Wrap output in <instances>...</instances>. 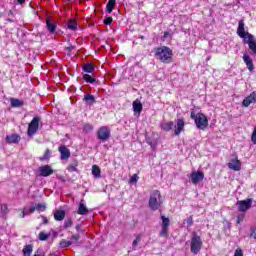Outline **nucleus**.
Wrapping results in <instances>:
<instances>
[{
	"mask_svg": "<svg viewBox=\"0 0 256 256\" xmlns=\"http://www.w3.org/2000/svg\"><path fill=\"white\" fill-rule=\"evenodd\" d=\"M237 35L244 39V43H247L250 51H252L256 55V42H255V36L253 34L245 31V21L240 20L238 23L237 28Z\"/></svg>",
	"mask_w": 256,
	"mask_h": 256,
	"instance_id": "nucleus-1",
	"label": "nucleus"
},
{
	"mask_svg": "<svg viewBox=\"0 0 256 256\" xmlns=\"http://www.w3.org/2000/svg\"><path fill=\"white\" fill-rule=\"evenodd\" d=\"M155 57H158L161 63L169 64L173 61V50L167 46L157 47L155 49Z\"/></svg>",
	"mask_w": 256,
	"mask_h": 256,
	"instance_id": "nucleus-2",
	"label": "nucleus"
},
{
	"mask_svg": "<svg viewBox=\"0 0 256 256\" xmlns=\"http://www.w3.org/2000/svg\"><path fill=\"white\" fill-rule=\"evenodd\" d=\"M190 118L193 119L197 129H200L201 131H205V129L209 127V119H207V116L203 113L195 114V111H192L190 113Z\"/></svg>",
	"mask_w": 256,
	"mask_h": 256,
	"instance_id": "nucleus-3",
	"label": "nucleus"
},
{
	"mask_svg": "<svg viewBox=\"0 0 256 256\" xmlns=\"http://www.w3.org/2000/svg\"><path fill=\"white\" fill-rule=\"evenodd\" d=\"M203 249V240H201V236L197 234V232L192 233V238L190 241V251L194 255L199 254V252Z\"/></svg>",
	"mask_w": 256,
	"mask_h": 256,
	"instance_id": "nucleus-4",
	"label": "nucleus"
},
{
	"mask_svg": "<svg viewBox=\"0 0 256 256\" xmlns=\"http://www.w3.org/2000/svg\"><path fill=\"white\" fill-rule=\"evenodd\" d=\"M148 205L152 211H157L161 205H163V200L161 199V192L155 190L151 195Z\"/></svg>",
	"mask_w": 256,
	"mask_h": 256,
	"instance_id": "nucleus-5",
	"label": "nucleus"
},
{
	"mask_svg": "<svg viewBox=\"0 0 256 256\" xmlns=\"http://www.w3.org/2000/svg\"><path fill=\"white\" fill-rule=\"evenodd\" d=\"M39 121L41 118L35 116L28 125L27 135L28 137H33L37 131H39Z\"/></svg>",
	"mask_w": 256,
	"mask_h": 256,
	"instance_id": "nucleus-6",
	"label": "nucleus"
},
{
	"mask_svg": "<svg viewBox=\"0 0 256 256\" xmlns=\"http://www.w3.org/2000/svg\"><path fill=\"white\" fill-rule=\"evenodd\" d=\"M162 219V229L159 233V237H164L165 239L169 238V225H171V220L165 217V215H161Z\"/></svg>",
	"mask_w": 256,
	"mask_h": 256,
	"instance_id": "nucleus-7",
	"label": "nucleus"
},
{
	"mask_svg": "<svg viewBox=\"0 0 256 256\" xmlns=\"http://www.w3.org/2000/svg\"><path fill=\"white\" fill-rule=\"evenodd\" d=\"M97 137L100 141H109L111 130L107 126H101L97 131Z\"/></svg>",
	"mask_w": 256,
	"mask_h": 256,
	"instance_id": "nucleus-8",
	"label": "nucleus"
},
{
	"mask_svg": "<svg viewBox=\"0 0 256 256\" xmlns=\"http://www.w3.org/2000/svg\"><path fill=\"white\" fill-rule=\"evenodd\" d=\"M203 179H205V173L203 171H193L190 174V181L193 183V185L201 183Z\"/></svg>",
	"mask_w": 256,
	"mask_h": 256,
	"instance_id": "nucleus-9",
	"label": "nucleus"
},
{
	"mask_svg": "<svg viewBox=\"0 0 256 256\" xmlns=\"http://www.w3.org/2000/svg\"><path fill=\"white\" fill-rule=\"evenodd\" d=\"M238 205V211L245 213V211L251 209V205H253V199L247 198L246 200L238 201Z\"/></svg>",
	"mask_w": 256,
	"mask_h": 256,
	"instance_id": "nucleus-10",
	"label": "nucleus"
},
{
	"mask_svg": "<svg viewBox=\"0 0 256 256\" xmlns=\"http://www.w3.org/2000/svg\"><path fill=\"white\" fill-rule=\"evenodd\" d=\"M53 173V168H51L50 165H44L39 167L40 177H50V175H53Z\"/></svg>",
	"mask_w": 256,
	"mask_h": 256,
	"instance_id": "nucleus-11",
	"label": "nucleus"
},
{
	"mask_svg": "<svg viewBox=\"0 0 256 256\" xmlns=\"http://www.w3.org/2000/svg\"><path fill=\"white\" fill-rule=\"evenodd\" d=\"M251 103H256V91L250 93L249 96L244 98L242 101V107H249Z\"/></svg>",
	"mask_w": 256,
	"mask_h": 256,
	"instance_id": "nucleus-12",
	"label": "nucleus"
},
{
	"mask_svg": "<svg viewBox=\"0 0 256 256\" xmlns=\"http://www.w3.org/2000/svg\"><path fill=\"white\" fill-rule=\"evenodd\" d=\"M176 127L177 129L174 130V135L179 136L181 133H183V130L185 129V119L179 118L176 121Z\"/></svg>",
	"mask_w": 256,
	"mask_h": 256,
	"instance_id": "nucleus-13",
	"label": "nucleus"
},
{
	"mask_svg": "<svg viewBox=\"0 0 256 256\" xmlns=\"http://www.w3.org/2000/svg\"><path fill=\"white\" fill-rule=\"evenodd\" d=\"M228 168H230L232 171H239L241 169V161L239 158H232L228 163Z\"/></svg>",
	"mask_w": 256,
	"mask_h": 256,
	"instance_id": "nucleus-14",
	"label": "nucleus"
},
{
	"mask_svg": "<svg viewBox=\"0 0 256 256\" xmlns=\"http://www.w3.org/2000/svg\"><path fill=\"white\" fill-rule=\"evenodd\" d=\"M243 61L246 64L248 71H250V73H253V71H255V64H253V59H251L249 55L244 54Z\"/></svg>",
	"mask_w": 256,
	"mask_h": 256,
	"instance_id": "nucleus-15",
	"label": "nucleus"
},
{
	"mask_svg": "<svg viewBox=\"0 0 256 256\" xmlns=\"http://www.w3.org/2000/svg\"><path fill=\"white\" fill-rule=\"evenodd\" d=\"M19 141H21V136L19 134H11L6 136V143H8V145L13 143L17 144Z\"/></svg>",
	"mask_w": 256,
	"mask_h": 256,
	"instance_id": "nucleus-16",
	"label": "nucleus"
},
{
	"mask_svg": "<svg viewBox=\"0 0 256 256\" xmlns=\"http://www.w3.org/2000/svg\"><path fill=\"white\" fill-rule=\"evenodd\" d=\"M59 153L61 154V159H69L71 157V151L67 148V146H60L58 148Z\"/></svg>",
	"mask_w": 256,
	"mask_h": 256,
	"instance_id": "nucleus-17",
	"label": "nucleus"
},
{
	"mask_svg": "<svg viewBox=\"0 0 256 256\" xmlns=\"http://www.w3.org/2000/svg\"><path fill=\"white\" fill-rule=\"evenodd\" d=\"M89 213V208L85 206V200H81L78 206L77 214L78 215H87Z\"/></svg>",
	"mask_w": 256,
	"mask_h": 256,
	"instance_id": "nucleus-18",
	"label": "nucleus"
},
{
	"mask_svg": "<svg viewBox=\"0 0 256 256\" xmlns=\"http://www.w3.org/2000/svg\"><path fill=\"white\" fill-rule=\"evenodd\" d=\"M173 127H175V123L173 121L160 123V128L162 129V131H165L166 133L171 131Z\"/></svg>",
	"mask_w": 256,
	"mask_h": 256,
	"instance_id": "nucleus-19",
	"label": "nucleus"
},
{
	"mask_svg": "<svg viewBox=\"0 0 256 256\" xmlns=\"http://www.w3.org/2000/svg\"><path fill=\"white\" fill-rule=\"evenodd\" d=\"M10 105L13 108H19L23 107V105H25V102L17 98H10Z\"/></svg>",
	"mask_w": 256,
	"mask_h": 256,
	"instance_id": "nucleus-20",
	"label": "nucleus"
},
{
	"mask_svg": "<svg viewBox=\"0 0 256 256\" xmlns=\"http://www.w3.org/2000/svg\"><path fill=\"white\" fill-rule=\"evenodd\" d=\"M132 107L134 109V113H141L143 111V104L139 100H135L132 103Z\"/></svg>",
	"mask_w": 256,
	"mask_h": 256,
	"instance_id": "nucleus-21",
	"label": "nucleus"
},
{
	"mask_svg": "<svg viewBox=\"0 0 256 256\" xmlns=\"http://www.w3.org/2000/svg\"><path fill=\"white\" fill-rule=\"evenodd\" d=\"M46 27L50 33H55L57 29V25L50 20V18L46 19Z\"/></svg>",
	"mask_w": 256,
	"mask_h": 256,
	"instance_id": "nucleus-22",
	"label": "nucleus"
},
{
	"mask_svg": "<svg viewBox=\"0 0 256 256\" xmlns=\"http://www.w3.org/2000/svg\"><path fill=\"white\" fill-rule=\"evenodd\" d=\"M83 101L86 102V105H95L96 103L95 96L91 94H86Z\"/></svg>",
	"mask_w": 256,
	"mask_h": 256,
	"instance_id": "nucleus-23",
	"label": "nucleus"
},
{
	"mask_svg": "<svg viewBox=\"0 0 256 256\" xmlns=\"http://www.w3.org/2000/svg\"><path fill=\"white\" fill-rule=\"evenodd\" d=\"M77 167H79V161L77 159H73L68 166L69 173H75V171H77Z\"/></svg>",
	"mask_w": 256,
	"mask_h": 256,
	"instance_id": "nucleus-24",
	"label": "nucleus"
},
{
	"mask_svg": "<svg viewBox=\"0 0 256 256\" xmlns=\"http://www.w3.org/2000/svg\"><path fill=\"white\" fill-rule=\"evenodd\" d=\"M117 4V0H108L106 5V13H113V9H115V5Z\"/></svg>",
	"mask_w": 256,
	"mask_h": 256,
	"instance_id": "nucleus-25",
	"label": "nucleus"
},
{
	"mask_svg": "<svg viewBox=\"0 0 256 256\" xmlns=\"http://www.w3.org/2000/svg\"><path fill=\"white\" fill-rule=\"evenodd\" d=\"M117 4V0H108L106 5V13H113V9H115V5Z\"/></svg>",
	"mask_w": 256,
	"mask_h": 256,
	"instance_id": "nucleus-26",
	"label": "nucleus"
},
{
	"mask_svg": "<svg viewBox=\"0 0 256 256\" xmlns=\"http://www.w3.org/2000/svg\"><path fill=\"white\" fill-rule=\"evenodd\" d=\"M84 73H93L95 71V64L93 63H86L82 67Z\"/></svg>",
	"mask_w": 256,
	"mask_h": 256,
	"instance_id": "nucleus-27",
	"label": "nucleus"
},
{
	"mask_svg": "<svg viewBox=\"0 0 256 256\" xmlns=\"http://www.w3.org/2000/svg\"><path fill=\"white\" fill-rule=\"evenodd\" d=\"M54 219L55 221H63L65 219V210H57L54 213Z\"/></svg>",
	"mask_w": 256,
	"mask_h": 256,
	"instance_id": "nucleus-28",
	"label": "nucleus"
},
{
	"mask_svg": "<svg viewBox=\"0 0 256 256\" xmlns=\"http://www.w3.org/2000/svg\"><path fill=\"white\" fill-rule=\"evenodd\" d=\"M82 79L85 81V83H90L91 85L97 83V79L89 74H83Z\"/></svg>",
	"mask_w": 256,
	"mask_h": 256,
	"instance_id": "nucleus-29",
	"label": "nucleus"
},
{
	"mask_svg": "<svg viewBox=\"0 0 256 256\" xmlns=\"http://www.w3.org/2000/svg\"><path fill=\"white\" fill-rule=\"evenodd\" d=\"M92 175L96 178L99 179L101 178V168L97 165L92 166Z\"/></svg>",
	"mask_w": 256,
	"mask_h": 256,
	"instance_id": "nucleus-30",
	"label": "nucleus"
},
{
	"mask_svg": "<svg viewBox=\"0 0 256 256\" xmlns=\"http://www.w3.org/2000/svg\"><path fill=\"white\" fill-rule=\"evenodd\" d=\"M22 253L24 254V256H31V254L33 253V245L28 244L24 246Z\"/></svg>",
	"mask_w": 256,
	"mask_h": 256,
	"instance_id": "nucleus-31",
	"label": "nucleus"
},
{
	"mask_svg": "<svg viewBox=\"0 0 256 256\" xmlns=\"http://www.w3.org/2000/svg\"><path fill=\"white\" fill-rule=\"evenodd\" d=\"M71 245H73V242L72 241H67L66 239H62L59 242L60 249H67V247H71Z\"/></svg>",
	"mask_w": 256,
	"mask_h": 256,
	"instance_id": "nucleus-32",
	"label": "nucleus"
},
{
	"mask_svg": "<svg viewBox=\"0 0 256 256\" xmlns=\"http://www.w3.org/2000/svg\"><path fill=\"white\" fill-rule=\"evenodd\" d=\"M38 159L39 161H49V159H51V150L47 148L44 152V155L42 157H39Z\"/></svg>",
	"mask_w": 256,
	"mask_h": 256,
	"instance_id": "nucleus-33",
	"label": "nucleus"
},
{
	"mask_svg": "<svg viewBox=\"0 0 256 256\" xmlns=\"http://www.w3.org/2000/svg\"><path fill=\"white\" fill-rule=\"evenodd\" d=\"M68 29H70L71 31H77V20L72 19L70 21H68Z\"/></svg>",
	"mask_w": 256,
	"mask_h": 256,
	"instance_id": "nucleus-34",
	"label": "nucleus"
},
{
	"mask_svg": "<svg viewBox=\"0 0 256 256\" xmlns=\"http://www.w3.org/2000/svg\"><path fill=\"white\" fill-rule=\"evenodd\" d=\"M141 239H143V235L139 234L135 240L132 242V247L135 250L137 248V246L139 245V243H141Z\"/></svg>",
	"mask_w": 256,
	"mask_h": 256,
	"instance_id": "nucleus-35",
	"label": "nucleus"
},
{
	"mask_svg": "<svg viewBox=\"0 0 256 256\" xmlns=\"http://www.w3.org/2000/svg\"><path fill=\"white\" fill-rule=\"evenodd\" d=\"M75 49H77V47L73 44H69L68 47L64 48V51H66L68 57H71V51H75Z\"/></svg>",
	"mask_w": 256,
	"mask_h": 256,
	"instance_id": "nucleus-36",
	"label": "nucleus"
},
{
	"mask_svg": "<svg viewBox=\"0 0 256 256\" xmlns=\"http://www.w3.org/2000/svg\"><path fill=\"white\" fill-rule=\"evenodd\" d=\"M49 237H50V234H45V232H40L38 239L40 241H47L49 239Z\"/></svg>",
	"mask_w": 256,
	"mask_h": 256,
	"instance_id": "nucleus-37",
	"label": "nucleus"
},
{
	"mask_svg": "<svg viewBox=\"0 0 256 256\" xmlns=\"http://www.w3.org/2000/svg\"><path fill=\"white\" fill-rule=\"evenodd\" d=\"M145 141L147 145L151 146L152 149H155V147H157V144H153V140H151V137L146 136Z\"/></svg>",
	"mask_w": 256,
	"mask_h": 256,
	"instance_id": "nucleus-38",
	"label": "nucleus"
},
{
	"mask_svg": "<svg viewBox=\"0 0 256 256\" xmlns=\"http://www.w3.org/2000/svg\"><path fill=\"white\" fill-rule=\"evenodd\" d=\"M0 211L3 213V215H7V213H9V207L7 204H1Z\"/></svg>",
	"mask_w": 256,
	"mask_h": 256,
	"instance_id": "nucleus-39",
	"label": "nucleus"
},
{
	"mask_svg": "<svg viewBox=\"0 0 256 256\" xmlns=\"http://www.w3.org/2000/svg\"><path fill=\"white\" fill-rule=\"evenodd\" d=\"M47 209V206H45V203H38L36 205V211L43 212Z\"/></svg>",
	"mask_w": 256,
	"mask_h": 256,
	"instance_id": "nucleus-40",
	"label": "nucleus"
},
{
	"mask_svg": "<svg viewBox=\"0 0 256 256\" xmlns=\"http://www.w3.org/2000/svg\"><path fill=\"white\" fill-rule=\"evenodd\" d=\"M73 226V219L68 218L67 220H65L64 222V229H69V227Z\"/></svg>",
	"mask_w": 256,
	"mask_h": 256,
	"instance_id": "nucleus-41",
	"label": "nucleus"
},
{
	"mask_svg": "<svg viewBox=\"0 0 256 256\" xmlns=\"http://www.w3.org/2000/svg\"><path fill=\"white\" fill-rule=\"evenodd\" d=\"M92 129H93V125H91V124H84V128H83L84 133H91Z\"/></svg>",
	"mask_w": 256,
	"mask_h": 256,
	"instance_id": "nucleus-42",
	"label": "nucleus"
},
{
	"mask_svg": "<svg viewBox=\"0 0 256 256\" xmlns=\"http://www.w3.org/2000/svg\"><path fill=\"white\" fill-rule=\"evenodd\" d=\"M104 25H111L113 23V17L108 16L103 20Z\"/></svg>",
	"mask_w": 256,
	"mask_h": 256,
	"instance_id": "nucleus-43",
	"label": "nucleus"
},
{
	"mask_svg": "<svg viewBox=\"0 0 256 256\" xmlns=\"http://www.w3.org/2000/svg\"><path fill=\"white\" fill-rule=\"evenodd\" d=\"M251 141L254 145H256V126L254 127V130L252 132Z\"/></svg>",
	"mask_w": 256,
	"mask_h": 256,
	"instance_id": "nucleus-44",
	"label": "nucleus"
},
{
	"mask_svg": "<svg viewBox=\"0 0 256 256\" xmlns=\"http://www.w3.org/2000/svg\"><path fill=\"white\" fill-rule=\"evenodd\" d=\"M243 219H245V215L239 214L236 219V225H239V223H241L243 221Z\"/></svg>",
	"mask_w": 256,
	"mask_h": 256,
	"instance_id": "nucleus-45",
	"label": "nucleus"
},
{
	"mask_svg": "<svg viewBox=\"0 0 256 256\" xmlns=\"http://www.w3.org/2000/svg\"><path fill=\"white\" fill-rule=\"evenodd\" d=\"M139 181V176L137 174H134L130 178V183H137Z\"/></svg>",
	"mask_w": 256,
	"mask_h": 256,
	"instance_id": "nucleus-46",
	"label": "nucleus"
},
{
	"mask_svg": "<svg viewBox=\"0 0 256 256\" xmlns=\"http://www.w3.org/2000/svg\"><path fill=\"white\" fill-rule=\"evenodd\" d=\"M234 256H243V250L241 248H237L235 250Z\"/></svg>",
	"mask_w": 256,
	"mask_h": 256,
	"instance_id": "nucleus-47",
	"label": "nucleus"
},
{
	"mask_svg": "<svg viewBox=\"0 0 256 256\" xmlns=\"http://www.w3.org/2000/svg\"><path fill=\"white\" fill-rule=\"evenodd\" d=\"M71 239H72V241H75L77 243V241H79V239H81V235H79V234L72 235Z\"/></svg>",
	"mask_w": 256,
	"mask_h": 256,
	"instance_id": "nucleus-48",
	"label": "nucleus"
},
{
	"mask_svg": "<svg viewBox=\"0 0 256 256\" xmlns=\"http://www.w3.org/2000/svg\"><path fill=\"white\" fill-rule=\"evenodd\" d=\"M186 223L188 225V227H191V225H193V216H190L187 220Z\"/></svg>",
	"mask_w": 256,
	"mask_h": 256,
	"instance_id": "nucleus-49",
	"label": "nucleus"
},
{
	"mask_svg": "<svg viewBox=\"0 0 256 256\" xmlns=\"http://www.w3.org/2000/svg\"><path fill=\"white\" fill-rule=\"evenodd\" d=\"M35 211H37L36 206H32V207L29 208V213H30V214L35 213Z\"/></svg>",
	"mask_w": 256,
	"mask_h": 256,
	"instance_id": "nucleus-50",
	"label": "nucleus"
},
{
	"mask_svg": "<svg viewBox=\"0 0 256 256\" xmlns=\"http://www.w3.org/2000/svg\"><path fill=\"white\" fill-rule=\"evenodd\" d=\"M42 221L44 225H47L49 223V220L45 216L42 217Z\"/></svg>",
	"mask_w": 256,
	"mask_h": 256,
	"instance_id": "nucleus-51",
	"label": "nucleus"
},
{
	"mask_svg": "<svg viewBox=\"0 0 256 256\" xmlns=\"http://www.w3.org/2000/svg\"><path fill=\"white\" fill-rule=\"evenodd\" d=\"M26 215H27V213H25V210H22L21 218L25 219Z\"/></svg>",
	"mask_w": 256,
	"mask_h": 256,
	"instance_id": "nucleus-52",
	"label": "nucleus"
},
{
	"mask_svg": "<svg viewBox=\"0 0 256 256\" xmlns=\"http://www.w3.org/2000/svg\"><path fill=\"white\" fill-rule=\"evenodd\" d=\"M75 229H76V231H80L81 230V224H77Z\"/></svg>",
	"mask_w": 256,
	"mask_h": 256,
	"instance_id": "nucleus-53",
	"label": "nucleus"
},
{
	"mask_svg": "<svg viewBox=\"0 0 256 256\" xmlns=\"http://www.w3.org/2000/svg\"><path fill=\"white\" fill-rule=\"evenodd\" d=\"M19 5H23V3H25L26 0H17Z\"/></svg>",
	"mask_w": 256,
	"mask_h": 256,
	"instance_id": "nucleus-54",
	"label": "nucleus"
},
{
	"mask_svg": "<svg viewBox=\"0 0 256 256\" xmlns=\"http://www.w3.org/2000/svg\"><path fill=\"white\" fill-rule=\"evenodd\" d=\"M169 37V32H164V38L167 39Z\"/></svg>",
	"mask_w": 256,
	"mask_h": 256,
	"instance_id": "nucleus-55",
	"label": "nucleus"
},
{
	"mask_svg": "<svg viewBox=\"0 0 256 256\" xmlns=\"http://www.w3.org/2000/svg\"><path fill=\"white\" fill-rule=\"evenodd\" d=\"M7 21H8V23H13V19H11V18H8Z\"/></svg>",
	"mask_w": 256,
	"mask_h": 256,
	"instance_id": "nucleus-56",
	"label": "nucleus"
},
{
	"mask_svg": "<svg viewBox=\"0 0 256 256\" xmlns=\"http://www.w3.org/2000/svg\"><path fill=\"white\" fill-rule=\"evenodd\" d=\"M34 256H44V255L34 254Z\"/></svg>",
	"mask_w": 256,
	"mask_h": 256,
	"instance_id": "nucleus-57",
	"label": "nucleus"
}]
</instances>
